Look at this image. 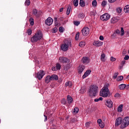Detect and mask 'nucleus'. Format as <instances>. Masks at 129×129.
Wrapping results in <instances>:
<instances>
[{"label":"nucleus","mask_w":129,"mask_h":129,"mask_svg":"<svg viewBox=\"0 0 129 129\" xmlns=\"http://www.w3.org/2000/svg\"><path fill=\"white\" fill-rule=\"evenodd\" d=\"M92 5L93 7H96V6H97V2L96 0H94L92 2Z\"/></svg>","instance_id":"obj_37"},{"label":"nucleus","mask_w":129,"mask_h":129,"mask_svg":"<svg viewBox=\"0 0 129 129\" xmlns=\"http://www.w3.org/2000/svg\"><path fill=\"white\" fill-rule=\"evenodd\" d=\"M109 3H110V4H112L115 2H116V0H108Z\"/></svg>","instance_id":"obj_58"},{"label":"nucleus","mask_w":129,"mask_h":129,"mask_svg":"<svg viewBox=\"0 0 129 129\" xmlns=\"http://www.w3.org/2000/svg\"><path fill=\"white\" fill-rule=\"evenodd\" d=\"M116 11L117 13H118V14H120V13H121V11H122V9L121 7H118L116 8Z\"/></svg>","instance_id":"obj_32"},{"label":"nucleus","mask_w":129,"mask_h":129,"mask_svg":"<svg viewBox=\"0 0 129 129\" xmlns=\"http://www.w3.org/2000/svg\"><path fill=\"white\" fill-rule=\"evenodd\" d=\"M99 39L101 40V41H103L104 40V38L102 36H100L99 37Z\"/></svg>","instance_id":"obj_61"},{"label":"nucleus","mask_w":129,"mask_h":129,"mask_svg":"<svg viewBox=\"0 0 129 129\" xmlns=\"http://www.w3.org/2000/svg\"><path fill=\"white\" fill-rule=\"evenodd\" d=\"M52 71H57V69L56 67H53L52 68Z\"/></svg>","instance_id":"obj_62"},{"label":"nucleus","mask_w":129,"mask_h":129,"mask_svg":"<svg viewBox=\"0 0 129 129\" xmlns=\"http://www.w3.org/2000/svg\"><path fill=\"white\" fill-rule=\"evenodd\" d=\"M67 100L69 104H71V103L73 102V99L72 98V97L70 96V95H68L67 96Z\"/></svg>","instance_id":"obj_17"},{"label":"nucleus","mask_w":129,"mask_h":129,"mask_svg":"<svg viewBox=\"0 0 129 129\" xmlns=\"http://www.w3.org/2000/svg\"><path fill=\"white\" fill-rule=\"evenodd\" d=\"M79 5L82 8H84L85 7V3L84 2V1L83 0H80Z\"/></svg>","instance_id":"obj_24"},{"label":"nucleus","mask_w":129,"mask_h":129,"mask_svg":"<svg viewBox=\"0 0 129 129\" xmlns=\"http://www.w3.org/2000/svg\"><path fill=\"white\" fill-rule=\"evenodd\" d=\"M84 69H85V66L83 65H80L78 69V73L79 74H81V73L84 71Z\"/></svg>","instance_id":"obj_14"},{"label":"nucleus","mask_w":129,"mask_h":129,"mask_svg":"<svg viewBox=\"0 0 129 129\" xmlns=\"http://www.w3.org/2000/svg\"><path fill=\"white\" fill-rule=\"evenodd\" d=\"M124 12L125 13V14H128L129 13V5H126L124 8Z\"/></svg>","instance_id":"obj_20"},{"label":"nucleus","mask_w":129,"mask_h":129,"mask_svg":"<svg viewBox=\"0 0 129 129\" xmlns=\"http://www.w3.org/2000/svg\"><path fill=\"white\" fill-rule=\"evenodd\" d=\"M69 69H70V64H67L64 68V70L66 71H68Z\"/></svg>","instance_id":"obj_31"},{"label":"nucleus","mask_w":129,"mask_h":129,"mask_svg":"<svg viewBox=\"0 0 129 129\" xmlns=\"http://www.w3.org/2000/svg\"><path fill=\"white\" fill-rule=\"evenodd\" d=\"M115 33L117 34V35H119V34H120V31L119 30H116Z\"/></svg>","instance_id":"obj_57"},{"label":"nucleus","mask_w":129,"mask_h":129,"mask_svg":"<svg viewBox=\"0 0 129 129\" xmlns=\"http://www.w3.org/2000/svg\"><path fill=\"white\" fill-rule=\"evenodd\" d=\"M59 32H60V33H63V32H64V28L62 26L60 27L59 28Z\"/></svg>","instance_id":"obj_40"},{"label":"nucleus","mask_w":129,"mask_h":129,"mask_svg":"<svg viewBox=\"0 0 129 129\" xmlns=\"http://www.w3.org/2000/svg\"><path fill=\"white\" fill-rule=\"evenodd\" d=\"M58 31V29L56 27L53 28L52 29V32L53 33H56V32Z\"/></svg>","instance_id":"obj_52"},{"label":"nucleus","mask_w":129,"mask_h":129,"mask_svg":"<svg viewBox=\"0 0 129 129\" xmlns=\"http://www.w3.org/2000/svg\"><path fill=\"white\" fill-rule=\"evenodd\" d=\"M100 19L101 21H108L110 19V17H100Z\"/></svg>","instance_id":"obj_21"},{"label":"nucleus","mask_w":129,"mask_h":129,"mask_svg":"<svg viewBox=\"0 0 129 129\" xmlns=\"http://www.w3.org/2000/svg\"><path fill=\"white\" fill-rule=\"evenodd\" d=\"M33 14H34L35 16H36V15H39V12L37 9H34L33 10Z\"/></svg>","instance_id":"obj_34"},{"label":"nucleus","mask_w":129,"mask_h":129,"mask_svg":"<svg viewBox=\"0 0 129 129\" xmlns=\"http://www.w3.org/2000/svg\"><path fill=\"white\" fill-rule=\"evenodd\" d=\"M119 20V17H114L111 18L110 23L111 24H115V23H117L118 20Z\"/></svg>","instance_id":"obj_13"},{"label":"nucleus","mask_w":129,"mask_h":129,"mask_svg":"<svg viewBox=\"0 0 129 129\" xmlns=\"http://www.w3.org/2000/svg\"><path fill=\"white\" fill-rule=\"evenodd\" d=\"M105 103L106 106H107L109 108H111V107H112V104H113L112 101L110 100H108L106 101V102H105Z\"/></svg>","instance_id":"obj_12"},{"label":"nucleus","mask_w":129,"mask_h":129,"mask_svg":"<svg viewBox=\"0 0 129 129\" xmlns=\"http://www.w3.org/2000/svg\"><path fill=\"white\" fill-rule=\"evenodd\" d=\"M78 17H85V15L83 14V13H80L78 15Z\"/></svg>","instance_id":"obj_55"},{"label":"nucleus","mask_w":129,"mask_h":129,"mask_svg":"<svg viewBox=\"0 0 129 129\" xmlns=\"http://www.w3.org/2000/svg\"><path fill=\"white\" fill-rule=\"evenodd\" d=\"M101 17H110V15H109L108 13H105L103 15L101 16Z\"/></svg>","instance_id":"obj_51"},{"label":"nucleus","mask_w":129,"mask_h":129,"mask_svg":"<svg viewBox=\"0 0 129 129\" xmlns=\"http://www.w3.org/2000/svg\"><path fill=\"white\" fill-rule=\"evenodd\" d=\"M91 123V121L87 122L86 123V127H89V125H90Z\"/></svg>","instance_id":"obj_50"},{"label":"nucleus","mask_w":129,"mask_h":129,"mask_svg":"<svg viewBox=\"0 0 129 129\" xmlns=\"http://www.w3.org/2000/svg\"><path fill=\"white\" fill-rule=\"evenodd\" d=\"M69 47H72V43H71V41L65 40L63 44L61 45L60 49L62 50V51L66 52V51H68Z\"/></svg>","instance_id":"obj_4"},{"label":"nucleus","mask_w":129,"mask_h":129,"mask_svg":"<svg viewBox=\"0 0 129 129\" xmlns=\"http://www.w3.org/2000/svg\"><path fill=\"white\" fill-rule=\"evenodd\" d=\"M114 97H120V94L119 93H116L114 95Z\"/></svg>","instance_id":"obj_56"},{"label":"nucleus","mask_w":129,"mask_h":129,"mask_svg":"<svg viewBox=\"0 0 129 129\" xmlns=\"http://www.w3.org/2000/svg\"><path fill=\"white\" fill-rule=\"evenodd\" d=\"M45 25L47 26H51L53 24V19L51 17H48L45 21Z\"/></svg>","instance_id":"obj_10"},{"label":"nucleus","mask_w":129,"mask_h":129,"mask_svg":"<svg viewBox=\"0 0 129 129\" xmlns=\"http://www.w3.org/2000/svg\"><path fill=\"white\" fill-rule=\"evenodd\" d=\"M99 126L101 127V128H103L104 127V123L103 122H102L101 123L99 124Z\"/></svg>","instance_id":"obj_48"},{"label":"nucleus","mask_w":129,"mask_h":129,"mask_svg":"<svg viewBox=\"0 0 129 129\" xmlns=\"http://www.w3.org/2000/svg\"><path fill=\"white\" fill-rule=\"evenodd\" d=\"M59 61L60 63H69L70 62V60L67 57L64 56L60 57L59 58Z\"/></svg>","instance_id":"obj_9"},{"label":"nucleus","mask_w":129,"mask_h":129,"mask_svg":"<svg viewBox=\"0 0 129 129\" xmlns=\"http://www.w3.org/2000/svg\"><path fill=\"white\" fill-rule=\"evenodd\" d=\"M79 46H80V47H84V46H85V44H84V42L83 41L80 42L79 44Z\"/></svg>","instance_id":"obj_44"},{"label":"nucleus","mask_w":129,"mask_h":129,"mask_svg":"<svg viewBox=\"0 0 129 129\" xmlns=\"http://www.w3.org/2000/svg\"><path fill=\"white\" fill-rule=\"evenodd\" d=\"M83 64H88L89 63V58L87 57H84L82 59Z\"/></svg>","instance_id":"obj_16"},{"label":"nucleus","mask_w":129,"mask_h":129,"mask_svg":"<svg viewBox=\"0 0 129 129\" xmlns=\"http://www.w3.org/2000/svg\"><path fill=\"white\" fill-rule=\"evenodd\" d=\"M50 79H51V81L58 80V76L55 74L51 75L50 76Z\"/></svg>","instance_id":"obj_18"},{"label":"nucleus","mask_w":129,"mask_h":129,"mask_svg":"<svg viewBox=\"0 0 129 129\" xmlns=\"http://www.w3.org/2000/svg\"><path fill=\"white\" fill-rule=\"evenodd\" d=\"M129 59V56L128 55H125L124 57V60H128Z\"/></svg>","instance_id":"obj_59"},{"label":"nucleus","mask_w":129,"mask_h":129,"mask_svg":"<svg viewBox=\"0 0 129 129\" xmlns=\"http://www.w3.org/2000/svg\"><path fill=\"white\" fill-rule=\"evenodd\" d=\"M72 82L69 81L65 84L66 87H67V86H69V87H71L72 86Z\"/></svg>","instance_id":"obj_27"},{"label":"nucleus","mask_w":129,"mask_h":129,"mask_svg":"<svg viewBox=\"0 0 129 129\" xmlns=\"http://www.w3.org/2000/svg\"><path fill=\"white\" fill-rule=\"evenodd\" d=\"M125 87H126V85L125 84H121L119 86V88L120 89V90H123L124 88H125Z\"/></svg>","instance_id":"obj_23"},{"label":"nucleus","mask_w":129,"mask_h":129,"mask_svg":"<svg viewBox=\"0 0 129 129\" xmlns=\"http://www.w3.org/2000/svg\"><path fill=\"white\" fill-rule=\"evenodd\" d=\"M90 73H91V70H87L82 77L83 79H84V78H86V77H87V76H88L89 74H90Z\"/></svg>","instance_id":"obj_15"},{"label":"nucleus","mask_w":129,"mask_h":129,"mask_svg":"<svg viewBox=\"0 0 129 129\" xmlns=\"http://www.w3.org/2000/svg\"><path fill=\"white\" fill-rule=\"evenodd\" d=\"M98 87L95 85H93L91 86L90 88L89 89L88 92L89 93V96L92 98V97H95L96 96V94H97V92H98Z\"/></svg>","instance_id":"obj_1"},{"label":"nucleus","mask_w":129,"mask_h":129,"mask_svg":"<svg viewBox=\"0 0 129 129\" xmlns=\"http://www.w3.org/2000/svg\"><path fill=\"white\" fill-rule=\"evenodd\" d=\"M105 54L104 53H102L101 55V61L102 62H105Z\"/></svg>","instance_id":"obj_26"},{"label":"nucleus","mask_w":129,"mask_h":129,"mask_svg":"<svg viewBox=\"0 0 129 129\" xmlns=\"http://www.w3.org/2000/svg\"><path fill=\"white\" fill-rule=\"evenodd\" d=\"M118 75V73H115L113 76V79H116L117 78V76Z\"/></svg>","instance_id":"obj_45"},{"label":"nucleus","mask_w":129,"mask_h":129,"mask_svg":"<svg viewBox=\"0 0 129 129\" xmlns=\"http://www.w3.org/2000/svg\"><path fill=\"white\" fill-rule=\"evenodd\" d=\"M109 86V84H106L102 89H101L100 91V95L102 96V97H107V96H109V95H108V93L109 92V90L108 89Z\"/></svg>","instance_id":"obj_2"},{"label":"nucleus","mask_w":129,"mask_h":129,"mask_svg":"<svg viewBox=\"0 0 129 129\" xmlns=\"http://www.w3.org/2000/svg\"><path fill=\"white\" fill-rule=\"evenodd\" d=\"M93 45L96 47H101L102 45H103V42L99 40L93 42Z\"/></svg>","instance_id":"obj_11"},{"label":"nucleus","mask_w":129,"mask_h":129,"mask_svg":"<svg viewBox=\"0 0 129 129\" xmlns=\"http://www.w3.org/2000/svg\"><path fill=\"white\" fill-rule=\"evenodd\" d=\"M129 125V117H125L123 119V121L120 125V128L121 129H124L127 126H128Z\"/></svg>","instance_id":"obj_5"},{"label":"nucleus","mask_w":129,"mask_h":129,"mask_svg":"<svg viewBox=\"0 0 129 129\" xmlns=\"http://www.w3.org/2000/svg\"><path fill=\"white\" fill-rule=\"evenodd\" d=\"M79 111V108L77 107H75L74 110V112H75V113H78Z\"/></svg>","instance_id":"obj_46"},{"label":"nucleus","mask_w":129,"mask_h":129,"mask_svg":"<svg viewBox=\"0 0 129 129\" xmlns=\"http://www.w3.org/2000/svg\"><path fill=\"white\" fill-rule=\"evenodd\" d=\"M123 119L121 117H119L116 119L115 125V126H118V125L121 124L122 123V121Z\"/></svg>","instance_id":"obj_8"},{"label":"nucleus","mask_w":129,"mask_h":129,"mask_svg":"<svg viewBox=\"0 0 129 129\" xmlns=\"http://www.w3.org/2000/svg\"><path fill=\"white\" fill-rule=\"evenodd\" d=\"M121 36H123L124 35V30H123V28L121 27Z\"/></svg>","instance_id":"obj_47"},{"label":"nucleus","mask_w":129,"mask_h":129,"mask_svg":"<svg viewBox=\"0 0 129 129\" xmlns=\"http://www.w3.org/2000/svg\"><path fill=\"white\" fill-rule=\"evenodd\" d=\"M122 107H123V105H120L117 108V111L118 112H121V111H122Z\"/></svg>","instance_id":"obj_25"},{"label":"nucleus","mask_w":129,"mask_h":129,"mask_svg":"<svg viewBox=\"0 0 129 129\" xmlns=\"http://www.w3.org/2000/svg\"><path fill=\"white\" fill-rule=\"evenodd\" d=\"M72 8V7H71L70 5H69L68 6V9L66 12V14L67 15V16H69V14H70V11H71Z\"/></svg>","instance_id":"obj_22"},{"label":"nucleus","mask_w":129,"mask_h":129,"mask_svg":"<svg viewBox=\"0 0 129 129\" xmlns=\"http://www.w3.org/2000/svg\"><path fill=\"white\" fill-rule=\"evenodd\" d=\"M44 75H45V72H44V71L41 70L37 73V77L38 79H39V80H41L42 78L44 77Z\"/></svg>","instance_id":"obj_7"},{"label":"nucleus","mask_w":129,"mask_h":129,"mask_svg":"<svg viewBox=\"0 0 129 129\" xmlns=\"http://www.w3.org/2000/svg\"><path fill=\"white\" fill-rule=\"evenodd\" d=\"M106 5H107V2L105 1H103L102 2V4H101L102 7H105Z\"/></svg>","instance_id":"obj_38"},{"label":"nucleus","mask_w":129,"mask_h":129,"mask_svg":"<svg viewBox=\"0 0 129 129\" xmlns=\"http://www.w3.org/2000/svg\"><path fill=\"white\" fill-rule=\"evenodd\" d=\"M28 35H31L32 34V30H31V29L28 30Z\"/></svg>","instance_id":"obj_63"},{"label":"nucleus","mask_w":129,"mask_h":129,"mask_svg":"<svg viewBox=\"0 0 129 129\" xmlns=\"http://www.w3.org/2000/svg\"><path fill=\"white\" fill-rule=\"evenodd\" d=\"M78 0H74L73 5L74 7H78Z\"/></svg>","instance_id":"obj_30"},{"label":"nucleus","mask_w":129,"mask_h":129,"mask_svg":"<svg viewBox=\"0 0 129 129\" xmlns=\"http://www.w3.org/2000/svg\"><path fill=\"white\" fill-rule=\"evenodd\" d=\"M80 35V33L79 32H77V34H76L75 39L76 41H78V39H79Z\"/></svg>","instance_id":"obj_35"},{"label":"nucleus","mask_w":129,"mask_h":129,"mask_svg":"<svg viewBox=\"0 0 129 129\" xmlns=\"http://www.w3.org/2000/svg\"><path fill=\"white\" fill-rule=\"evenodd\" d=\"M122 79H123V76H119L117 78V81H121Z\"/></svg>","instance_id":"obj_41"},{"label":"nucleus","mask_w":129,"mask_h":129,"mask_svg":"<svg viewBox=\"0 0 129 129\" xmlns=\"http://www.w3.org/2000/svg\"><path fill=\"white\" fill-rule=\"evenodd\" d=\"M86 92V90H85V89L84 88H81L80 90V93H82V94H83V93H85Z\"/></svg>","instance_id":"obj_42"},{"label":"nucleus","mask_w":129,"mask_h":129,"mask_svg":"<svg viewBox=\"0 0 129 129\" xmlns=\"http://www.w3.org/2000/svg\"><path fill=\"white\" fill-rule=\"evenodd\" d=\"M103 99V98L100 97L99 98H96L94 99L95 102H98V101H102Z\"/></svg>","instance_id":"obj_29"},{"label":"nucleus","mask_w":129,"mask_h":129,"mask_svg":"<svg viewBox=\"0 0 129 129\" xmlns=\"http://www.w3.org/2000/svg\"><path fill=\"white\" fill-rule=\"evenodd\" d=\"M44 81H45V83H46L47 84H48V83H49V82H50L51 81H52L50 76H46L45 79Z\"/></svg>","instance_id":"obj_19"},{"label":"nucleus","mask_w":129,"mask_h":129,"mask_svg":"<svg viewBox=\"0 0 129 129\" xmlns=\"http://www.w3.org/2000/svg\"><path fill=\"white\" fill-rule=\"evenodd\" d=\"M56 70H60L61 69V64L60 63H56Z\"/></svg>","instance_id":"obj_33"},{"label":"nucleus","mask_w":129,"mask_h":129,"mask_svg":"<svg viewBox=\"0 0 129 129\" xmlns=\"http://www.w3.org/2000/svg\"><path fill=\"white\" fill-rule=\"evenodd\" d=\"M34 61L39 64V60H38V57H34Z\"/></svg>","instance_id":"obj_54"},{"label":"nucleus","mask_w":129,"mask_h":129,"mask_svg":"<svg viewBox=\"0 0 129 129\" xmlns=\"http://www.w3.org/2000/svg\"><path fill=\"white\" fill-rule=\"evenodd\" d=\"M81 33L83 36H87L88 35H89V28L87 27H84L81 30Z\"/></svg>","instance_id":"obj_6"},{"label":"nucleus","mask_w":129,"mask_h":129,"mask_svg":"<svg viewBox=\"0 0 129 129\" xmlns=\"http://www.w3.org/2000/svg\"><path fill=\"white\" fill-rule=\"evenodd\" d=\"M61 103H62V104H64V105H66V104H67V101L65 99H62L61 100Z\"/></svg>","instance_id":"obj_43"},{"label":"nucleus","mask_w":129,"mask_h":129,"mask_svg":"<svg viewBox=\"0 0 129 129\" xmlns=\"http://www.w3.org/2000/svg\"><path fill=\"white\" fill-rule=\"evenodd\" d=\"M29 22L31 25V26H34V18L31 17L29 20Z\"/></svg>","instance_id":"obj_28"},{"label":"nucleus","mask_w":129,"mask_h":129,"mask_svg":"<svg viewBox=\"0 0 129 129\" xmlns=\"http://www.w3.org/2000/svg\"><path fill=\"white\" fill-rule=\"evenodd\" d=\"M63 10H64V8H61L59 9V13H62L63 12Z\"/></svg>","instance_id":"obj_64"},{"label":"nucleus","mask_w":129,"mask_h":129,"mask_svg":"<svg viewBox=\"0 0 129 129\" xmlns=\"http://www.w3.org/2000/svg\"><path fill=\"white\" fill-rule=\"evenodd\" d=\"M124 64H125V60L122 61L121 62V64H120L121 68H122V67H123V65H124Z\"/></svg>","instance_id":"obj_49"},{"label":"nucleus","mask_w":129,"mask_h":129,"mask_svg":"<svg viewBox=\"0 0 129 129\" xmlns=\"http://www.w3.org/2000/svg\"><path fill=\"white\" fill-rule=\"evenodd\" d=\"M97 122L98 123V124H99L100 123L102 122V121L101 120V119H98L97 120Z\"/></svg>","instance_id":"obj_60"},{"label":"nucleus","mask_w":129,"mask_h":129,"mask_svg":"<svg viewBox=\"0 0 129 129\" xmlns=\"http://www.w3.org/2000/svg\"><path fill=\"white\" fill-rule=\"evenodd\" d=\"M73 24L75 25V26H78L80 25V22L77 21H73Z\"/></svg>","instance_id":"obj_36"},{"label":"nucleus","mask_w":129,"mask_h":129,"mask_svg":"<svg viewBox=\"0 0 129 129\" xmlns=\"http://www.w3.org/2000/svg\"><path fill=\"white\" fill-rule=\"evenodd\" d=\"M110 60L112 62H114L116 60V58L113 57V56H111L110 58Z\"/></svg>","instance_id":"obj_53"},{"label":"nucleus","mask_w":129,"mask_h":129,"mask_svg":"<svg viewBox=\"0 0 129 129\" xmlns=\"http://www.w3.org/2000/svg\"><path fill=\"white\" fill-rule=\"evenodd\" d=\"M30 4H31V2L30 1V0H26L25 1V6H29V5H30Z\"/></svg>","instance_id":"obj_39"},{"label":"nucleus","mask_w":129,"mask_h":129,"mask_svg":"<svg viewBox=\"0 0 129 129\" xmlns=\"http://www.w3.org/2000/svg\"><path fill=\"white\" fill-rule=\"evenodd\" d=\"M43 38V34L41 31H37L35 35L31 38V41L32 43H36L38 41H40Z\"/></svg>","instance_id":"obj_3"}]
</instances>
